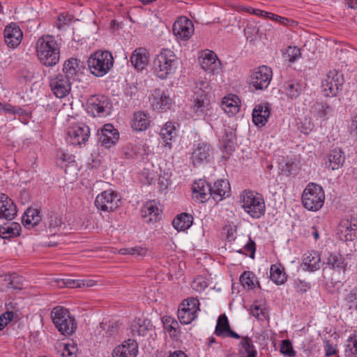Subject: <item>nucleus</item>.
<instances>
[{
    "label": "nucleus",
    "mask_w": 357,
    "mask_h": 357,
    "mask_svg": "<svg viewBox=\"0 0 357 357\" xmlns=\"http://www.w3.org/2000/svg\"><path fill=\"white\" fill-rule=\"evenodd\" d=\"M343 84L342 75L335 70H330L322 80L323 91L326 96H335Z\"/></svg>",
    "instance_id": "nucleus-13"
},
{
    "label": "nucleus",
    "mask_w": 357,
    "mask_h": 357,
    "mask_svg": "<svg viewBox=\"0 0 357 357\" xmlns=\"http://www.w3.org/2000/svg\"><path fill=\"white\" fill-rule=\"evenodd\" d=\"M192 217L188 213L178 215L172 221V225L177 231H184L190 227Z\"/></svg>",
    "instance_id": "nucleus-42"
},
{
    "label": "nucleus",
    "mask_w": 357,
    "mask_h": 357,
    "mask_svg": "<svg viewBox=\"0 0 357 357\" xmlns=\"http://www.w3.org/2000/svg\"><path fill=\"white\" fill-rule=\"evenodd\" d=\"M250 312L252 313V316L256 317L259 321H264L268 317V311L266 308L255 303L251 305Z\"/></svg>",
    "instance_id": "nucleus-47"
},
{
    "label": "nucleus",
    "mask_w": 357,
    "mask_h": 357,
    "mask_svg": "<svg viewBox=\"0 0 357 357\" xmlns=\"http://www.w3.org/2000/svg\"><path fill=\"white\" fill-rule=\"evenodd\" d=\"M199 301L196 298H188L179 305L177 316L182 324H189L197 318Z\"/></svg>",
    "instance_id": "nucleus-8"
},
{
    "label": "nucleus",
    "mask_w": 357,
    "mask_h": 357,
    "mask_svg": "<svg viewBox=\"0 0 357 357\" xmlns=\"http://www.w3.org/2000/svg\"><path fill=\"white\" fill-rule=\"evenodd\" d=\"M172 31L178 39L188 40L194 33L192 22L186 17H180L174 23Z\"/></svg>",
    "instance_id": "nucleus-16"
},
{
    "label": "nucleus",
    "mask_w": 357,
    "mask_h": 357,
    "mask_svg": "<svg viewBox=\"0 0 357 357\" xmlns=\"http://www.w3.org/2000/svg\"><path fill=\"white\" fill-rule=\"evenodd\" d=\"M76 351L77 349L74 346L65 344L61 355L63 357H75Z\"/></svg>",
    "instance_id": "nucleus-59"
},
{
    "label": "nucleus",
    "mask_w": 357,
    "mask_h": 357,
    "mask_svg": "<svg viewBox=\"0 0 357 357\" xmlns=\"http://www.w3.org/2000/svg\"><path fill=\"white\" fill-rule=\"evenodd\" d=\"M57 282L59 287H67L69 288H75L80 286L78 281L70 279H61L59 280Z\"/></svg>",
    "instance_id": "nucleus-56"
},
{
    "label": "nucleus",
    "mask_w": 357,
    "mask_h": 357,
    "mask_svg": "<svg viewBox=\"0 0 357 357\" xmlns=\"http://www.w3.org/2000/svg\"><path fill=\"white\" fill-rule=\"evenodd\" d=\"M167 357H188L183 351L177 350L170 351Z\"/></svg>",
    "instance_id": "nucleus-64"
},
{
    "label": "nucleus",
    "mask_w": 357,
    "mask_h": 357,
    "mask_svg": "<svg viewBox=\"0 0 357 357\" xmlns=\"http://www.w3.org/2000/svg\"><path fill=\"white\" fill-rule=\"evenodd\" d=\"M151 105L153 109L162 112L169 109L172 98L160 89H155L152 93Z\"/></svg>",
    "instance_id": "nucleus-20"
},
{
    "label": "nucleus",
    "mask_w": 357,
    "mask_h": 357,
    "mask_svg": "<svg viewBox=\"0 0 357 357\" xmlns=\"http://www.w3.org/2000/svg\"><path fill=\"white\" fill-rule=\"evenodd\" d=\"M153 329L151 321L148 319H137L134 320L130 326L132 336H146Z\"/></svg>",
    "instance_id": "nucleus-31"
},
{
    "label": "nucleus",
    "mask_w": 357,
    "mask_h": 357,
    "mask_svg": "<svg viewBox=\"0 0 357 357\" xmlns=\"http://www.w3.org/2000/svg\"><path fill=\"white\" fill-rule=\"evenodd\" d=\"M89 112L93 116H106L111 113L112 103L109 99L102 95L91 96L87 100Z\"/></svg>",
    "instance_id": "nucleus-11"
},
{
    "label": "nucleus",
    "mask_w": 357,
    "mask_h": 357,
    "mask_svg": "<svg viewBox=\"0 0 357 357\" xmlns=\"http://www.w3.org/2000/svg\"><path fill=\"white\" fill-rule=\"evenodd\" d=\"M199 62L202 68L205 71L213 73L219 69L220 65L217 56L211 51L204 53Z\"/></svg>",
    "instance_id": "nucleus-32"
},
{
    "label": "nucleus",
    "mask_w": 357,
    "mask_h": 357,
    "mask_svg": "<svg viewBox=\"0 0 357 357\" xmlns=\"http://www.w3.org/2000/svg\"><path fill=\"white\" fill-rule=\"evenodd\" d=\"M149 60V54L142 47L135 49L130 59V63L137 70H142L147 66Z\"/></svg>",
    "instance_id": "nucleus-30"
},
{
    "label": "nucleus",
    "mask_w": 357,
    "mask_h": 357,
    "mask_svg": "<svg viewBox=\"0 0 357 357\" xmlns=\"http://www.w3.org/2000/svg\"><path fill=\"white\" fill-rule=\"evenodd\" d=\"M114 62V57L109 51L98 50L89 58L88 66L93 75L102 77L113 68Z\"/></svg>",
    "instance_id": "nucleus-6"
},
{
    "label": "nucleus",
    "mask_w": 357,
    "mask_h": 357,
    "mask_svg": "<svg viewBox=\"0 0 357 357\" xmlns=\"http://www.w3.org/2000/svg\"><path fill=\"white\" fill-rule=\"evenodd\" d=\"M21 227L19 223L13 222L0 226V236L3 238H9L17 236L20 234Z\"/></svg>",
    "instance_id": "nucleus-39"
},
{
    "label": "nucleus",
    "mask_w": 357,
    "mask_h": 357,
    "mask_svg": "<svg viewBox=\"0 0 357 357\" xmlns=\"http://www.w3.org/2000/svg\"><path fill=\"white\" fill-rule=\"evenodd\" d=\"M337 230L346 241H353L357 234V219L351 215L346 216L340 221Z\"/></svg>",
    "instance_id": "nucleus-18"
},
{
    "label": "nucleus",
    "mask_w": 357,
    "mask_h": 357,
    "mask_svg": "<svg viewBox=\"0 0 357 357\" xmlns=\"http://www.w3.org/2000/svg\"><path fill=\"white\" fill-rule=\"evenodd\" d=\"M178 66L177 57L169 49H162L153 62V70L155 76L166 79L176 71Z\"/></svg>",
    "instance_id": "nucleus-3"
},
{
    "label": "nucleus",
    "mask_w": 357,
    "mask_h": 357,
    "mask_svg": "<svg viewBox=\"0 0 357 357\" xmlns=\"http://www.w3.org/2000/svg\"><path fill=\"white\" fill-rule=\"evenodd\" d=\"M345 300L349 303H352L354 305L357 304V289H351L346 296H345Z\"/></svg>",
    "instance_id": "nucleus-60"
},
{
    "label": "nucleus",
    "mask_w": 357,
    "mask_h": 357,
    "mask_svg": "<svg viewBox=\"0 0 357 357\" xmlns=\"http://www.w3.org/2000/svg\"><path fill=\"white\" fill-rule=\"evenodd\" d=\"M36 52L39 61L46 66H54L59 61L60 50L52 36H43L38 39Z\"/></svg>",
    "instance_id": "nucleus-2"
},
{
    "label": "nucleus",
    "mask_w": 357,
    "mask_h": 357,
    "mask_svg": "<svg viewBox=\"0 0 357 357\" xmlns=\"http://www.w3.org/2000/svg\"><path fill=\"white\" fill-rule=\"evenodd\" d=\"M212 155V149L208 143L199 142L195 144L191 153L190 160L194 167L206 164Z\"/></svg>",
    "instance_id": "nucleus-14"
},
{
    "label": "nucleus",
    "mask_w": 357,
    "mask_h": 357,
    "mask_svg": "<svg viewBox=\"0 0 357 357\" xmlns=\"http://www.w3.org/2000/svg\"><path fill=\"white\" fill-rule=\"evenodd\" d=\"M321 265V256L318 252L311 250L304 254L301 264L304 270L314 272L319 270Z\"/></svg>",
    "instance_id": "nucleus-29"
},
{
    "label": "nucleus",
    "mask_w": 357,
    "mask_h": 357,
    "mask_svg": "<svg viewBox=\"0 0 357 357\" xmlns=\"http://www.w3.org/2000/svg\"><path fill=\"white\" fill-rule=\"evenodd\" d=\"M346 356L357 355V335L348 339L345 348Z\"/></svg>",
    "instance_id": "nucleus-50"
},
{
    "label": "nucleus",
    "mask_w": 357,
    "mask_h": 357,
    "mask_svg": "<svg viewBox=\"0 0 357 357\" xmlns=\"http://www.w3.org/2000/svg\"><path fill=\"white\" fill-rule=\"evenodd\" d=\"M252 121L258 127L264 126L271 115V107L268 103L257 105L252 111Z\"/></svg>",
    "instance_id": "nucleus-26"
},
{
    "label": "nucleus",
    "mask_w": 357,
    "mask_h": 357,
    "mask_svg": "<svg viewBox=\"0 0 357 357\" xmlns=\"http://www.w3.org/2000/svg\"><path fill=\"white\" fill-rule=\"evenodd\" d=\"M17 212L13 200L5 194H0V218L11 220L15 217Z\"/></svg>",
    "instance_id": "nucleus-25"
},
{
    "label": "nucleus",
    "mask_w": 357,
    "mask_h": 357,
    "mask_svg": "<svg viewBox=\"0 0 357 357\" xmlns=\"http://www.w3.org/2000/svg\"><path fill=\"white\" fill-rule=\"evenodd\" d=\"M51 319L57 330L63 335H70L77 328L75 317L68 309L63 306H56L51 312Z\"/></svg>",
    "instance_id": "nucleus-4"
},
{
    "label": "nucleus",
    "mask_w": 357,
    "mask_h": 357,
    "mask_svg": "<svg viewBox=\"0 0 357 357\" xmlns=\"http://www.w3.org/2000/svg\"><path fill=\"white\" fill-rule=\"evenodd\" d=\"M160 210L153 202H147L142 209L143 218L149 217L148 222H156L159 219Z\"/></svg>",
    "instance_id": "nucleus-40"
},
{
    "label": "nucleus",
    "mask_w": 357,
    "mask_h": 357,
    "mask_svg": "<svg viewBox=\"0 0 357 357\" xmlns=\"http://www.w3.org/2000/svg\"><path fill=\"white\" fill-rule=\"evenodd\" d=\"M160 135L166 144H169V141L176 135V129L173 123H166L162 128Z\"/></svg>",
    "instance_id": "nucleus-46"
},
{
    "label": "nucleus",
    "mask_w": 357,
    "mask_h": 357,
    "mask_svg": "<svg viewBox=\"0 0 357 357\" xmlns=\"http://www.w3.org/2000/svg\"><path fill=\"white\" fill-rule=\"evenodd\" d=\"M344 258L341 255L330 254L326 261L324 262L329 268L340 273L344 272L345 265L344 264Z\"/></svg>",
    "instance_id": "nucleus-37"
},
{
    "label": "nucleus",
    "mask_w": 357,
    "mask_h": 357,
    "mask_svg": "<svg viewBox=\"0 0 357 357\" xmlns=\"http://www.w3.org/2000/svg\"><path fill=\"white\" fill-rule=\"evenodd\" d=\"M240 339L238 353L241 357H257V351L251 337L241 336Z\"/></svg>",
    "instance_id": "nucleus-33"
},
{
    "label": "nucleus",
    "mask_w": 357,
    "mask_h": 357,
    "mask_svg": "<svg viewBox=\"0 0 357 357\" xmlns=\"http://www.w3.org/2000/svg\"><path fill=\"white\" fill-rule=\"evenodd\" d=\"M336 353H337V350H336L335 347L331 344L328 341H326V346H325L326 356H331L336 354Z\"/></svg>",
    "instance_id": "nucleus-62"
},
{
    "label": "nucleus",
    "mask_w": 357,
    "mask_h": 357,
    "mask_svg": "<svg viewBox=\"0 0 357 357\" xmlns=\"http://www.w3.org/2000/svg\"><path fill=\"white\" fill-rule=\"evenodd\" d=\"M209 84L203 79L193 81L189 86L188 96L191 111L198 116L206 115L211 109L208 93Z\"/></svg>",
    "instance_id": "nucleus-1"
},
{
    "label": "nucleus",
    "mask_w": 357,
    "mask_h": 357,
    "mask_svg": "<svg viewBox=\"0 0 357 357\" xmlns=\"http://www.w3.org/2000/svg\"><path fill=\"white\" fill-rule=\"evenodd\" d=\"M43 223L40 232L45 231L47 236H54L58 234L64 225L61 218L56 214L49 215L47 220Z\"/></svg>",
    "instance_id": "nucleus-27"
},
{
    "label": "nucleus",
    "mask_w": 357,
    "mask_h": 357,
    "mask_svg": "<svg viewBox=\"0 0 357 357\" xmlns=\"http://www.w3.org/2000/svg\"><path fill=\"white\" fill-rule=\"evenodd\" d=\"M138 353V344L133 340L124 341L115 347L112 352L113 357H136Z\"/></svg>",
    "instance_id": "nucleus-23"
},
{
    "label": "nucleus",
    "mask_w": 357,
    "mask_h": 357,
    "mask_svg": "<svg viewBox=\"0 0 357 357\" xmlns=\"http://www.w3.org/2000/svg\"><path fill=\"white\" fill-rule=\"evenodd\" d=\"M73 15L67 13H61L57 17V20L54 23V26H56L59 30H63L66 26L69 25L73 20Z\"/></svg>",
    "instance_id": "nucleus-48"
},
{
    "label": "nucleus",
    "mask_w": 357,
    "mask_h": 357,
    "mask_svg": "<svg viewBox=\"0 0 357 357\" xmlns=\"http://www.w3.org/2000/svg\"><path fill=\"white\" fill-rule=\"evenodd\" d=\"M6 45L11 48H16L21 43L23 33L20 26L15 23L7 25L3 31Z\"/></svg>",
    "instance_id": "nucleus-19"
},
{
    "label": "nucleus",
    "mask_w": 357,
    "mask_h": 357,
    "mask_svg": "<svg viewBox=\"0 0 357 357\" xmlns=\"http://www.w3.org/2000/svg\"><path fill=\"white\" fill-rule=\"evenodd\" d=\"M345 156L340 149L331 150L325 158L326 167L332 170L340 169L344 164Z\"/></svg>",
    "instance_id": "nucleus-28"
},
{
    "label": "nucleus",
    "mask_w": 357,
    "mask_h": 357,
    "mask_svg": "<svg viewBox=\"0 0 357 357\" xmlns=\"http://www.w3.org/2000/svg\"><path fill=\"white\" fill-rule=\"evenodd\" d=\"M317 107L319 110V116L321 118L325 117L328 114V112L331 110L330 105L327 103H317Z\"/></svg>",
    "instance_id": "nucleus-58"
},
{
    "label": "nucleus",
    "mask_w": 357,
    "mask_h": 357,
    "mask_svg": "<svg viewBox=\"0 0 357 357\" xmlns=\"http://www.w3.org/2000/svg\"><path fill=\"white\" fill-rule=\"evenodd\" d=\"M22 109L20 107H16L13 105H11L9 103H6L1 105V112H3L5 114H20Z\"/></svg>",
    "instance_id": "nucleus-55"
},
{
    "label": "nucleus",
    "mask_w": 357,
    "mask_h": 357,
    "mask_svg": "<svg viewBox=\"0 0 357 357\" xmlns=\"http://www.w3.org/2000/svg\"><path fill=\"white\" fill-rule=\"evenodd\" d=\"M42 217L40 210L37 208H29L22 216V223L28 229L36 228V231L40 234V229L43 227V223L40 222Z\"/></svg>",
    "instance_id": "nucleus-21"
},
{
    "label": "nucleus",
    "mask_w": 357,
    "mask_h": 357,
    "mask_svg": "<svg viewBox=\"0 0 357 357\" xmlns=\"http://www.w3.org/2000/svg\"><path fill=\"white\" fill-rule=\"evenodd\" d=\"M98 135L100 143L105 148H110L119 139L118 130L110 123L105 124L100 130H98Z\"/></svg>",
    "instance_id": "nucleus-17"
},
{
    "label": "nucleus",
    "mask_w": 357,
    "mask_h": 357,
    "mask_svg": "<svg viewBox=\"0 0 357 357\" xmlns=\"http://www.w3.org/2000/svg\"><path fill=\"white\" fill-rule=\"evenodd\" d=\"M240 282L244 288L248 289H253L255 287L256 284L260 287L259 282L257 281L255 274L250 271H245L239 278Z\"/></svg>",
    "instance_id": "nucleus-43"
},
{
    "label": "nucleus",
    "mask_w": 357,
    "mask_h": 357,
    "mask_svg": "<svg viewBox=\"0 0 357 357\" xmlns=\"http://www.w3.org/2000/svg\"><path fill=\"white\" fill-rule=\"evenodd\" d=\"M284 93L290 99L297 98L302 93L303 88L300 83L296 81H287L283 85Z\"/></svg>",
    "instance_id": "nucleus-38"
},
{
    "label": "nucleus",
    "mask_w": 357,
    "mask_h": 357,
    "mask_svg": "<svg viewBox=\"0 0 357 357\" xmlns=\"http://www.w3.org/2000/svg\"><path fill=\"white\" fill-rule=\"evenodd\" d=\"M193 198L204 203L211 197V185L204 179L196 181L192 187Z\"/></svg>",
    "instance_id": "nucleus-22"
},
{
    "label": "nucleus",
    "mask_w": 357,
    "mask_h": 357,
    "mask_svg": "<svg viewBox=\"0 0 357 357\" xmlns=\"http://www.w3.org/2000/svg\"><path fill=\"white\" fill-rule=\"evenodd\" d=\"M208 286L206 280L202 277H197L195 278L192 283V287L197 291H202L204 290Z\"/></svg>",
    "instance_id": "nucleus-54"
},
{
    "label": "nucleus",
    "mask_w": 357,
    "mask_h": 357,
    "mask_svg": "<svg viewBox=\"0 0 357 357\" xmlns=\"http://www.w3.org/2000/svg\"><path fill=\"white\" fill-rule=\"evenodd\" d=\"M79 61L75 58L67 59L63 66L62 71L63 75L68 79H73L78 73Z\"/></svg>",
    "instance_id": "nucleus-41"
},
{
    "label": "nucleus",
    "mask_w": 357,
    "mask_h": 357,
    "mask_svg": "<svg viewBox=\"0 0 357 357\" xmlns=\"http://www.w3.org/2000/svg\"><path fill=\"white\" fill-rule=\"evenodd\" d=\"M121 205L119 195L112 190L103 191L99 194L95 200L96 207L100 211L111 212L118 208Z\"/></svg>",
    "instance_id": "nucleus-9"
},
{
    "label": "nucleus",
    "mask_w": 357,
    "mask_h": 357,
    "mask_svg": "<svg viewBox=\"0 0 357 357\" xmlns=\"http://www.w3.org/2000/svg\"><path fill=\"white\" fill-rule=\"evenodd\" d=\"M293 286L296 292L301 294L306 293L311 288V284L310 282L300 279L294 280Z\"/></svg>",
    "instance_id": "nucleus-52"
},
{
    "label": "nucleus",
    "mask_w": 357,
    "mask_h": 357,
    "mask_svg": "<svg viewBox=\"0 0 357 357\" xmlns=\"http://www.w3.org/2000/svg\"><path fill=\"white\" fill-rule=\"evenodd\" d=\"M146 254V249L140 246L129 248V255L135 257H144Z\"/></svg>",
    "instance_id": "nucleus-57"
},
{
    "label": "nucleus",
    "mask_w": 357,
    "mask_h": 357,
    "mask_svg": "<svg viewBox=\"0 0 357 357\" xmlns=\"http://www.w3.org/2000/svg\"><path fill=\"white\" fill-rule=\"evenodd\" d=\"M270 278L277 285L283 284L287 280L284 268L280 264H272L270 268Z\"/></svg>",
    "instance_id": "nucleus-35"
},
{
    "label": "nucleus",
    "mask_w": 357,
    "mask_h": 357,
    "mask_svg": "<svg viewBox=\"0 0 357 357\" xmlns=\"http://www.w3.org/2000/svg\"><path fill=\"white\" fill-rule=\"evenodd\" d=\"M215 334L218 337H231L237 340L241 338L238 333L231 329L225 314L219 316L215 329Z\"/></svg>",
    "instance_id": "nucleus-24"
},
{
    "label": "nucleus",
    "mask_w": 357,
    "mask_h": 357,
    "mask_svg": "<svg viewBox=\"0 0 357 357\" xmlns=\"http://www.w3.org/2000/svg\"><path fill=\"white\" fill-rule=\"evenodd\" d=\"M325 194L322 187L315 183L307 185L302 194V204L311 211H319L324 205Z\"/></svg>",
    "instance_id": "nucleus-7"
},
{
    "label": "nucleus",
    "mask_w": 357,
    "mask_h": 357,
    "mask_svg": "<svg viewBox=\"0 0 357 357\" xmlns=\"http://www.w3.org/2000/svg\"><path fill=\"white\" fill-rule=\"evenodd\" d=\"M230 189L229 183L225 179L218 180L211 186V197L215 201L222 200Z\"/></svg>",
    "instance_id": "nucleus-34"
},
{
    "label": "nucleus",
    "mask_w": 357,
    "mask_h": 357,
    "mask_svg": "<svg viewBox=\"0 0 357 357\" xmlns=\"http://www.w3.org/2000/svg\"><path fill=\"white\" fill-rule=\"evenodd\" d=\"M5 280L8 281L7 287L9 289L20 291L24 288V278L16 273L6 276Z\"/></svg>",
    "instance_id": "nucleus-44"
},
{
    "label": "nucleus",
    "mask_w": 357,
    "mask_h": 357,
    "mask_svg": "<svg viewBox=\"0 0 357 357\" xmlns=\"http://www.w3.org/2000/svg\"><path fill=\"white\" fill-rule=\"evenodd\" d=\"M90 136L89 128L83 123H76L68 128L67 140L74 145L84 144Z\"/></svg>",
    "instance_id": "nucleus-12"
},
{
    "label": "nucleus",
    "mask_w": 357,
    "mask_h": 357,
    "mask_svg": "<svg viewBox=\"0 0 357 357\" xmlns=\"http://www.w3.org/2000/svg\"><path fill=\"white\" fill-rule=\"evenodd\" d=\"M272 69L267 66H261L255 68L250 73L249 84L256 90L268 88L272 79Z\"/></svg>",
    "instance_id": "nucleus-10"
},
{
    "label": "nucleus",
    "mask_w": 357,
    "mask_h": 357,
    "mask_svg": "<svg viewBox=\"0 0 357 357\" xmlns=\"http://www.w3.org/2000/svg\"><path fill=\"white\" fill-rule=\"evenodd\" d=\"M162 322L165 328L169 333V335L175 336L176 328L178 326L177 321L172 317H163Z\"/></svg>",
    "instance_id": "nucleus-49"
},
{
    "label": "nucleus",
    "mask_w": 357,
    "mask_h": 357,
    "mask_svg": "<svg viewBox=\"0 0 357 357\" xmlns=\"http://www.w3.org/2000/svg\"><path fill=\"white\" fill-rule=\"evenodd\" d=\"M349 130L351 133L357 135V115L353 117L351 122L349 126Z\"/></svg>",
    "instance_id": "nucleus-63"
},
{
    "label": "nucleus",
    "mask_w": 357,
    "mask_h": 357,
    "mask_svg": "<svg viewBox=\"0 0 357 357\" xmlns=\"http://www.w3.org/2000/svg\"><path fill=\"white\" fill-rule=\"evenodd\" d=\"M245 249L250 252V257L254 259L256 250L255 243L250 238H249L248 243L245 244Z\"/></svg>",
    "instance_id": "nucleus-61"
},
{
    "label": "nucleus",
    "mask_w": 357,
    "mask_h": 357,
    "mask_svg": "<svg viewBox=\"0 0 357 357\" xmlns=\"http://www.w3.org/2000/svg\"><path fill=\"white\" fill-rule=\"evenodd\" d=\"M280 352L289 357H294L295 356V351L293 349L292 344L288 340L282 341Z\"/></svg>",
    "instance_id": "nucleus-53"
},
{
    "label": "nucleus",
    "mask_w": 357,
    "mask_h": 357,
    "mask_svg": "<svg viewBox=\"0 0 357 357\" xmlns=\"http://www.w3.org/2000/svg\"><path fill=\"white\" fill-rule=\"evenodd\" d=\"M50 86L56 98H63L69 94L71 90V82L63 74H59L50 79Z\"/></svg>",
    "instance_id": "nucleus-15"
},
{
    "label": "nucleus",
    "mask_w": 357,
    "mask_h": 357,
    "mask_svg": "<svg viewBox=\"0 0 357 357\" xmlns=\"http://www.w3.org/2000/svg\"><path fill=\"white\" fill-rule=\"evenodd\" d=\"M284 56L289 62L293 63L301 56L300 49L296 47H288Z\"/></svg>",
    "instance_id": "nucleus-51"
},
{
    "label": "nucleus",
    "mask_w": 357,
    "mask_h": 357,
    "mask_svg": "<svg viewBox=\"0 0 357 357\" xmlns=\"http://www.w3.org/2000/svg\"><path fill=\"white\" fill-rule=\"evenodd\" d=\"M242 208L252 218L258 219L264 215L265 202L261 194L244 190L240 196Z\"/></svg>",
    "instance_id": "nucleus-5"
},
{
    "label": "nucleus",
    "mask_w": 357,
    "mask_h": 357,
    "mask_svg": "<svg viewBox=\"0 0 357 357\" xmlns=\"http://www.w3.org/2000/svg\"><path fill=\"white\" fill-rule=\"evenodd\" d=\"M221 107L229 116L234 115L239 110L237 101L234 98L227 97L223 98Z\"/></svg>",
    "instance_id": "nucleus-45"
},
{
    "label": "nucleus",
    "mask_w": 357,
    "mask_h": 357,
    "mask_svg": "<svg viewBox=\"0 0 357 357\" xmlns=\"http://www.w3.org/2000/svg\"><path fill=\"white\" fill-rule=\"evenodd\" d=\"M150 124L149 117L143 112H137L134 114L132 121V128L137 131L145 130Z\"/></svg>",
    "instance_id": "nucleus-36"
}]
</instances>
